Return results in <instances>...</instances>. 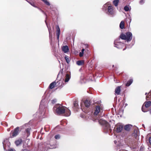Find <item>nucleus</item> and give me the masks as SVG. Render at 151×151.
<instances>
[{
	"instance_id": "14",
	"label": "nucleus",
	"mask_w": 151,
	"mask_h": 151,
	"mask_svg": "<svg viewBox=\"0 0 151 151\" xmlns=\"http://www.w3.org/2000/svg\"><path fill=\"white\" fill-rule=\"evenodd\" d=\"M84 104L86 107H88L91 104V102L89 101L86 99L84 102Z\"/></svg>"
},
{
	"instance_id": "40",
	"label": "nucleus",
	"mask_w": 151,
	"mask_h": 151,
	"mask_svg": "<svg viewBox=\"0 0 151 151\" xmlns=\"http://www.w3.org/2000/svg\"><path fill=\"white\" fill-rule=\"evenodd\" d=\"M149 111H150V114H151V109H150L149 110Z\"/></svg>"
},
{
	"instance_id": "36",
	"label": "nucleus",
	"mask_w": 151,
	"mask_h": 151,
	"mask_svg": "<svg viewBox=\"0 0 151 151\" xmlns=\"http://www.w3.org/2000/svg\"><path fill=\"white\" fill-rule=\"evenodd\" d=\"M149 142L151 145V137H150L149 139Z\"/></svg>"
},
{
	"instance_id": "23",
	"label": "nucleus",
	"mask_w": 151,
	"mask_h": 151,
	"mask_svg": "<svg viewBox=\"0 0 151 151\" xmlns=\"http://www.w3.org/2000/svg\"><path fill=\"white\" fill-rule=\"evenodd\" d=\"M27 1L32 6H33L35 7H36V8H38V7L36 6V5L35 4L34 2H33V1Z\"/></svg>"
},
{
	"instance_id": "41",
	"label": "nucleus",
	"mask_w": 151,
	"mask_h": 151,
	"mask_svg": "<svg viewBox=\"0 0 151 151\" xmlns=\"http://www.w3.org/2000/svg\"><path fill=\"white\" fill-rule=\"evenodd\" d=\"M40 9V10H41L42 12H43V11L41 9Z\"/></svg>"
},
{
	"instance_id": "21",
	"label": "nucleus",
	"mask_w": 151,
	"mask_h": 151,
	"mask_svg": "<svg viewBox=\"0 0 151 151\" xmlns=\"http://www.w3.org/2000/svg\"><path fill=\"white\" fill-rule=\"evenodd\" d=\"M138 131L135 130L134 131L133 133L132 134V136L134 137L135 138H137V137L138 136Z\"/></svg>"
},
{
	"instance_id": "32",
	"label": "nucleus",
	"mask_w": 151,
	"mask_h": 151,
	"mask_svg": "<svg viewBox=\"0 0 151 151\" xmlns=\"http://www.w3.org/2000/svg\"><path fill=\"white\" fill-rule=\"evenodd\" d=\"M79 55L80 57L83 56V53L82 52H80L79 53Z\"/></svg>"
},
{
	"instance_id": "37",
	"label": "nucleus",
	"mask_w": 151,
	"mask_h": 151,
	"mask_svg": "<svg viewBox=\"0 0 151 151\" xmlns=\"http://www.w3.org/2000/svg\"><path fill=\"white\" fill-rule=\"evenodd\" d=\"M49 34H50V36H49L50 38H52V35H50V32L49 30Z\"/></svg>"
},
{
	"instance_id": "2",
	"label": "nucleus",
	"mask_w": 151,
	"mask_h": 151,
	"mask_svg": "<svg viewBox=\"0 0 151 151\" xmlns=\"http://www.w3.org/2000/svg\"><path fill=\"white\" fill-rule=\"evenodd\" d=\"M99 124L103 126L104 130L105 133L111 132L110 125L109 123L106 121L101 119L98 121Z\"/></svg>"
},
{
	"instance_id": "10",
	"label": "nucleus",
	"mask_w": 151,
	"mask_h": 151,
	"mask_svg": "<svg viewBox=\"0 0 151 151\" xmlns=\"http://www.w3.org/2000/svg\"><path fill=\"white\" fill-rule=\"evenodd\" d=\"M121 86L117 87L115 89V94L117 95H119L121 91Z\"/></svg>"
},
{
	"instance_id": "27",
	"label": "nucleus",
	"mask_w": 151,
	"mask_h": 151,
	"mask_svg": "<svg viewBox=\"0 0 151 151\" xmlns=\"http://www.w3.org/2000/svg\"><path fill=\"white\" fill-rule=\"evenodd\" d=\"M46 5L47 6H50V3L48 2L47 0H44L43 1Z\"/></svg>"
},
{
	"instance_id": "1",
	"label": "nucleus",
	"mask_w": 151,
	"mask_h": 151,
	"mask_svg": "<svg viewBox=\"0 0 151 151\" xmlns=\"http://www.w3.org/2000/svg\"><path fill=\"white\" fill-rule=\"evenodd\" d=\"M53 109L58 114L60 115L64 114L65 116H68L71 114V112L69 109H67L65 110V107L60 104H56L54 107Z\"/></svg>"
},
{
	"instance_id": "38",
	"label": "nucleus",
	"mask_w": 151,
	"mask_h": 151,
	"mask_svg": "<svg viewBox=\"0 0 151 151\" xmlns=\"http://www.w3.org/2000/svg\"><path fill=\"white\" fill-rule=\"evenodd\" d=\"M8 151H14L13 149H10L8 150Z\"/></svg>"
},
{
	"instance_id": "43",
	"label": "nucleus",
	"mask_w": 151,
	"mask_h": 151,
	"mask_svg": "<svg viewBox=\"0 0 151 151\" xmlns=\"http://www.w3.org/2000/svg\"><path fill=\"white\" fill-rule=\"evenodd\" d=\"M142 125V126H144V124H143Z\"/></svg>"
},
{
	"instance_id": "19",
	"label": "nucleus",
	"mask_w": 151,
	"mask_h": 151,
	"mask_svg": "<svg viewBox=\"0 0 151 151\" xmlns=\"http://www.w3.org/2000/svg\"><path fill=\"white\" fill-rule=\"evenodd\" d=\"M65 77V82H68L70 78V76L69 74H67L66 75Z\"/></svg>"
},
{
	"instance_id": "26",
	"label": "nucleus",
	"mask_w": 151,
	"mask_h": 151,
	"mask_svg": "<svg viewBox=\"0 0 151 151\" xmlns=\"http://www.w3.org/2000/svg\"><path fill=\"white\" fill-rule=\"evenodd\" d=\"M124 9L125 11L128 12L129 10V8L128 6H125L124 7Z\"/></svg>"
},
{
	"instance_id": "9",
	"label": "nucleus",
	"mask_w": 151,
	"mask_h": 151,
	"mask_svg": "<svg viewBox=\"0 0 151 151\" xmlns=\"http://www.w3.org/2000/svg\"><path fill=\"white\" fill-rule=\"evenodd\" d=\"M116 127V132L118 133L121 132L123 128V126L121 125H117Z\"/></svg>"
},
{
	"instance_id": "18",
	"label": "nucleus",
	"mask_w": 151,
	"mask_h": 151,
	"mask_svg": "<svg viewBox=\"0 0 151 151\" xmlns=\"http://www.w3.org/2000/svg\"><path fill=\"white\" fill-rule=\"evenodd\" d=\"M76 64L78 65H82L84 64V61L83 60H78L76 62Z\"/></svg>"
},
{
	"instance_id": "4",
	"label": "nucleus",
	"mask_w": 151,
	"mask_h": 151,
	"mask_svg": "<svg viewBox=\"0 0 151 151\" xmlns=\"http://www.w3.org/2000/svg\"><path fill=\"white\" fill-rule=\"evenodd\" d=\"M119 40L120 39H119L118 40H116L114 41V46L118 49H123V47H124V48L123 49V50H124L127 48L126 46L124 43L121 42H117V41Z\"/></svg>"
},
{
	"instance_id": "8",
	"label": "nucleus",
	"mask_w": 151,
	"mask_h": 151,
	"mask_svg": "<svg viewBox=\"0 0 151 151\" xmlns=\"http://www.w3.org/2000/svg\"><path fill=\"white\" fill-rule=\"evenodd\" d=\"M60 29L59 28V27L58 25L57 26H56V37L57 38L59 41V38L60 35Z\"/></svg>"
},
{
	"instance_id": "5",
	"label": "nucleus",
	"mask_w": 151,
	"mask_h": 151,
	"mask_svg": "<svg viewBox=\"0 0 151 151\" xmlns=\"http://www.w3.org/2000/svg\"><path fill=\"white\" fill-rule=\"evenodd\" d=\"M19 128L17 127L13 131H12L10 133L11 137L12 138L16 136L19 134Z\"/></svg>"
},
{
	"instance_id": "7",
	"label": "nucleus",
	"mask_w": 151,
	"mask_h": 151,
	"mask_svg": "<svg viewBox=\"0 0 151 151\" xmlns=\"http://www.w3.org/2000/svg\"><path fill=\"white\" fill-rule=\"evenodd\" d=\"M95 110L94 113V115L95 116L97 115L99 112L101 111L102 109H101L100 107L99 106H96Z\"/></svg>"
},
{
	"instance_id": "24",
	"label": "nucleus",
	"mask_w": 151,
	"mask_h": 151,
	"mask_svg": "<svg viewBox=\"0 0 151 151\" xmlns=\"http://www.w3.org/2000/svg\"><path fill=\"white\" fill-rule=\"evenodd\" d=\"M119 2V0H114L113 1V4L115 6H116L118 5V4Z\"/></svg>"
},
{
	"instance_id": "42",
	"label": "nucleus",
	"mask_w": 151,
	"mask_h": 151,
	"mask_svg": "<svg viewBox=\"0 0 151 151\" xmlns=\"http://www.w3.org/2000/svg\"><path fill=\"white\" fill-rule=\"evenodd\" d=\"M147 94V93H145V95H146Z\"/></svg>"
},
{
	"instance_id": "12",
	"label": "nucleus",
	"mask_w": 151,
	"mask_h": 151,
	"mask_svg": "<svg viewBox=\"0 0 151 151\" xmlns=\"http://www.w3.org/2000/svg\"><path fill=\"white\" fill-rule=\"evenodd\" d=\"M22 142V139L19 138L15 141V144L17 146H18L21 144Z\"/></svg>"
},
{
	"instance_id": "16",
	"label": "nucleus",
	"mask_w": 151,
	"mask_h": 151,
	"mask_svg": "<svg viewBox=\"0 0 151 151\" xmlns=\"http://www.w3.org/2000/svg\"><path fill=\"white\" fill-rule=\"evenodd\" d=\"M56 85V82L55 81H54L50 84L49 86V88L50 89H52Z\"/></svg>"
},
{
	"instance_id": "13",
	"label": "nucleus",
	"mask_w": 151,
	"mask_h": 151,
	"mask_svg": "<svg viewBox=\"0 0 151 151\" xmlns=\"http://www.w3.org/2000/svg\"><path fill=\"white\" fill-rule=\"evenodd\" d=\"M132 127V126L131 124L126 125L124 127V129L127 131H129Z\"/></svg>"
},
{
	"instance_id": "20",
	"label": "nucleus",
	"mask_w": 151,
	"mask_h": 151,
	"mask_svg": "<svg viewBox=\"0 0 151 151\" xmlns=\"http://www.w3.org/2000/svg\"><path fill=\"white\" fill-rule=\"evenodd\" d=\"M125 23L124 21H122L119 24V27L121 29H123L124 27Z\"/></svg>"
},
{
	"instance_id": "29",
	"label": "nucleus",
	"mask_w": 151,
	"mask_h": 151,
	"mask_svg": "<svg viewBox=\"0 0 151 151\" xmlns=\"http://www.w3.org/2000/svg\"><path fill=\"white\" fill-rule=\"evenodd\" d=\"M142 111L144 112H146L147 111V110L146 109L144 108L143 106H142Z\"/></svg>"
},
{
	"instance_id": "39",
	"label": "nucleus",
	"mask_w": 151,
	"mask_h": 151,
	"mask_svg": "<svg viewBox=\"0 0 151 151\" xmlns=\"http://www.w3.org/2000/svg\"><path fill=\"white\" fill-rule=\"evenodd\" d=\"M85 50L84 49H82L81 50V52H83V53H84V51Z\"/></svg>"
},
{
	"instance_id": "30",
	"label": "nucleus",
	"mask_w": 151,
	"mask_h": 151,
	"mask_svg": "<svg viewBox=\"0 0 151 151\" xmlns=\"http://www.w3.org/2000/svg\"><path fill=\"white\" fill-rule=\"evenodd\" d=\"M54 137L56 139H58L60 138V135L59 134L56 135Z\"/></svg>"
},
{
	"instance_id": "28",
	"label": "nucleus",
	"mask_w": 151,
	"mask_h": 151,
	"mask_svg": "<svg viewBox=\"0 0 151 151\" xmlns=\"http://www.w3.org/2000/svg\"><path fill=\"white\" fill-rule=\"evenodd\" d=\"M65 59L68 63L70 62V60L69 58L67 57V56H65Z\"/></svg>"
},
{
	"instance_id": "33",
	"label": "nucleus",
	"mask_w": 151,
	"mask_h": 151,
	"mask_svg": "<svg viewBox=\"0 0 151 151\" xmlns=\"http://www.w3.org/2000/svg\"><path fill=\"white\" fill-rule=\"evenodd\" d=\"M148 95L149 97H150V98H151V91L148 93Z\"/></svg>"
},
{
	"instance_id": "44",
	"label": "nucleus",
	"mask_w": 151,
	"mask_h": 151,
	"mask_svg": "<svg viewBox=\"0 0 151 151\" xmlns=\"http://www.w3.org/2000/svg\"><path fill=\"white\" fill-rule=\"evenodd\" d=\"M114 65H113V67H114Z\"/></svg>"
},
{
	"instance_id": "11",
	"label": "nucleus",
	"mask_w": 151,
	"mask_h": 151,
	"mask_svg": "<svg viewBox=\"0 0 151 151\" xmlns=\"http://www.w3.org/2000/svg\"><path fill=\"white\" fill-rule=\"evenodd\" d=\"M62 51L65 53H66L68 52L69 48L67 45L64 46L62 47Z\"/></svg>"
},
{
	"instance_id": "31",
	"label": "nucleus",
	"mask_w": 151,
	"mask_h": 151,
	"mask_svg": "<svg viewBox=\"0 0 151 151\" xmlns=\"http://www.w3.org/2000/svg\"><path fill=\"white\" fill-rule=\"evenodd\" d=\"M56 101L57 100L56 99H54L51 101V103L52 104H54L56 102Z\"/></svg>"
},
{
	"instance_id": "3",
	"label": "nucleus",
	"mask_w": 151,
	"mask_h": 151,
	"mask_svg": "<svg viewBox=\"0 0 151 151\" xmlns=\"http://www.w3.org/2000/svg\"><path fill=\"white\" fill-rule=\"evenodd\" d=\"M119 37L122 39L125 40L128 42L132 40V35L131 32H126L124 34L122 33L120 35Z\"/></svg>"
},
{
	"instance_id": "6",
	"label": "nucleus",
	"mask_w": 151,
	"mask_h": 151,
	"mask_svg": "<svg viewBox=\"0 0 151 151\" xmlns=\"http://www.w3.org/2000/svg\"><path fill=\"white\" fill-rule=\"evenodd\" d=\"M112 6H109L108 7L107 11L109 14H112L114 13V9Z\"/></svg>"
},
{
	"instance_id": "25",
	"label": "nucleus",
	"mask_w": 151,
	"mask_h": 151,
	"mask_svg": "<svg viewBox=\"0 0 151 151\" xmlns=\"http://www.w3.org/2000/svg\"><path fill=\"white\" fill-rule=\"evenodd\" d=\"M25 131L26 133H27V137H28L30 134V129L27 128L26 129Z\"/></svg>"
},
{
	"instance_id": "15",
	"label": "nucleus",
	"mask_w": 151,
	"mask_h": 151,
	"mask_svg": "<svg viewBox=\"0 0 151 151\" xmlns=\"http://www.w3.org/2000/svg\"><path fill=\"white\" fill-rule=\"evenodd\" d=\"M144 104H145V107L146 108H148L151 105V101H146L145 102Z\"/></svg>"
},
{
	"instance_id": "35",
	"label": "nucleus",
	"mask_w": 151,
	"mask_h": 151,
	"mask_svg": "<svg viewBox=\"0 0 151 151\" xmlns=\"http://www.w3.org/2000/svg\"><path fill=\"white\" fill-rule=\"evenodd\" d=\"M144 3V0H141L140 1V3L141 4H142Z\"/></svg>"
},
{
	"instance_id": "22",
	"label": "nucleus",
	"mask_w": 151,
	"mask_h": 151,
	"mask_svg": "<svg viewBox=\"0 0 151 151\" xmlns=\"http://www.w3.org/2000/svg\"><path fill=\"white\" fill-rule=\"evenodd\" d=\"M133 80L132 79H129L126 83V86H129L132 83Z\"/></svg>"
},
{
	"instance_id": "34",
	"label": "nucleus",
	"mask_w": 151,
	"mask_h": 151,
	"mask_svg": "<svg viewBox=\"0 0 151 151\" xmlns=\"http://www.w3.org/2000/svg\"><path fill=\"white\" fill-rule=\"evenodd\" d=\"M22 151H30L26 149H23L22 150Z\"/></svg>"
},
{
	"instance_id": "17",
	"label": "nucleus",
	"mask_w": 151,
	"mask_h": 151,
	"mask_svg": "<svg viewBox=\"0 0 151 151\" xmlns=\"http://www.w3.org/2000/svg\"><path fill=\"white\" fill-rule=\"evenodd\" d=\"M73 108L75 109H77L78 108V101H75L73 102Z\"/></svg>"
}]
</instances>
